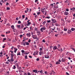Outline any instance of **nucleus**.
<instances>
[{"instance_id": "f257e3e1", "label": "nucleus", "mask_w": 75, "mask_h": 75, "mask_svg": "<svg viewBox=\"0 0 75 75\" xmlns=\"http://www.w3.org/2000/svg\"><path fill=\"white\" fill-rule=\"evenodd\" d=\"M41 11L43 13V14H44V13H45V15H46L47 12H46V10H45V8H44L41 9Z\"/></svg>"}, {"instance_id": "f03ea898", "label": "nucleus", "mask_w": 75, "mask_h": 75, "mask_svg": "<svg viewBox=\"0 0 75 75\" xmlns=\"http://www.w3.org/2000/svg\"><path fill=\"white\" fill-rule=\"evenodd\" d=\"M32 37L34 38V39H37V37L36 35H32Z\"/></svg>"}, {"instance_id": "7ed1b4c3", "label": "nucleus", "mask_w": 75, "mask_h": 75, "mask_svg": "<svg viewBox=\"0 0 75 75\" xmlns=\"http://www.w3.org/2000/svg\"><path fill=\"white\" fill-rule=\"evenodd\" d=\"M46 30V28H42L40 29V30L42 32H43V30Z\"/></svg>"}, {"instance_id": "20e7f679", "label": "nucleus", "mask_w": 75, "mask_h": 75, "mask_svg": "<svg viewBox=\"0 0 75 75\" xmlns=\"http://www.w3.org/2000/svg\"><path fill=\"white\" fill-rule=\"evenodd\" d=\"M52 21L53 23H55L57 22V21L55 19H52Z\"/></svg>"}, {"instance_id": "39448f33", "label": "nucleus", "mask_w": 75, "mask_h": 75, "mask_svg": "<svg viewBox=\"0 0 75 75\" xmlns=\"http://www.w3.org/2000/svg\"><path fill=\"white\" fill-rule=\"evenodd\" d=\"M58 49V48L57 46H55L53 47V50H57Z\"/></svg>"}, {"instance_id": "423d86ee", "label": "nucleus", "mask_w": 75, "mask_h": 75, "mask_svg": "<svg viewBox=\"0 0 75 75\" xmlns=\"http://www.w3.org/2000/svg\"><path fill=\"white\" fill-rule=\"evenodd\" d=\"M26 35H27L28 37H30L31 36V34L30 33H29L26 34Z\"/></svg>"}, {"instance_id": "0eeeda50", "label": "nucleus", "mask_w": 75, "mask_h": 75, "mask_svg": "<svg viewBox=\"0 0 75 75\" xmlns=\"http://www.w3.org/2000/svg\"><path fill=\"white\" fill-rule=\"evenodd\" d=\"M27 74H28V75H27V73H25L24 74V75H31V74H30L29 72H28L27 73Z\"/></svg>"}, {"instance_id": "6e6552de", "label": "nucleus", "mask_w": 75, "mask_h": 75, "mask_svg": "<svg viewBox=\"0 0 75 75\" xmlns=\"http://www.w3.org/2000/svg\"><path fill=\"white\" fill-rule=\"evenodd\" d=\"M39 54L40 55H41L42 54H43V52L42 51H40V52H39Z\"/></svg>"}, {"instance_id": "1a4fd4ad", "label": "nucleus", "mask_w": 75, "mask_h": 75, "mask_svg": "<svg viewBox=\"0 0 75 75\" xmlns=\"http://www.w3.org/2000/svg\"><path fill=\"white\" fill-rule=\"evenodd\" d=\"M37 33L38 35H40V34H41V32L40 31H37Z\"/></svg>"}, {"instance_id": "9d476101", "label": "nucleus", "mask_w": 75, "mask_h": 75, "mask_svg": "<svg viewBox=\"0 0 75 75\" xmlns=\"http://www.w3.org/2000/svg\"><path fill=\"white\" fill-rule=\"evenodd\" d=\"M45 58H49V56L47 55H45Z\"/></svg>"}, {"instance_id": "9b49d317", "label": "nucleus", "mask_w": 75, "mask_h": 75, "mask_svg": "<svg viewBox=\"0 0 75 75\" xmlns=\"http://www.w3.org/2000/svg\"><path fill=\"white\" fill-rule=\"evenodd\" d=\"M71 30H68L67 31L68 34H71Z\"/></svg>"}, {"instance_id": "f8f14e48", "label": "nucleus", "mask_w": 75, "mask_h": 75, "mask_svg": "<svg viewBox=\"0 0 75 75\" xmlns=\"http://www.w3.org/2000/svg\"><path fill=\"white\" fill-rule=\"evenodd\" d=\"M68 14H69L68 12H64V15H68Z\"/></svg>"}, {"instance_id": "ddd939ff", "label": "nucleus", "mask_w": 75, "mask_h": 75, "mask_svg": "<svg viewBox=\"0 0 75 75\" xmlns=\"http://www.w3.org/2000/svg\"><path fill=\"white\" fill-rule=\"evenodd\" d=\"M75 8L73 7V8H71V11H75Z\"/></svg>"}, {"instance_id": "4468645a", "label": "nucleus", "mask_w": 75, "mask_h": 75, "mask_svg": "<svg viewBox=\"0 0 75 75\" xmlns=\"http://www.w3.org/2000/svg\"><path fill=\"white\" fill-rule=\"evenodd\" d=\"M10 61L11 63V62H13V61H14V59H13V58H12L10 59Z\"/></svg>"}, {"instance_id": "2eb2a0df", "label": "nucleus", "mask_w": 75, "mask_h": 75, "mask_svg": "<svg viewBox=\"0 0 75 75\" xmlns=\"http://www.w3.org/2000/svg\"><path fill=\"white\" fill-rule=\"evenodd\" d=\"M24 28V25L23 24L21 25V29H23Z\"/></svg>"}, {"instance_id": "dca6fc26", "label": "nucleus", "mask_w": 75, "mask_h": 75, "mask_svg": "<svg viewBox=\"0 0 75 75\" xmlns=\"http://www.w3.org/2000/svg\"><path fill=\"white\" fill-rule=\"evenodd\" d=\"M11 28L12 29H14V25H12L11 26Z\"/></svg>"}, {"instance_id": "f3484780", "label": "nucleus", "mask_w": 75, "mask_h": 75, "mask_svg": "<svg viewBox=\"0 0 75 75\" xmlns=\"http://www.w3.org/2000/svg\"><path fill=\"white\" fill-rule=\"evenodd\" d=\"M71 31H74L75 30V28H71Z\"/></svg>"}, {"instance_id": "a211bd4d", "label": "nucleus", "mask_w": 75, "mask_h": 75, "mask_svg": "<svg viewBox=\"0 0 75 75\" xmlns=\"http://www.w3.org/2000/svg\"><path fill=\"white\" fill-rule=\"evenodd\" d=\"M33 72H35V73H36L37 72V70H34L33 71Z\"/></svg>"}, {"instance_id": "6ab92c4d", "label": "nucleus", "mask_w": 75, "mask_h": 75, "mask_svg": "<svg viewBox=\"0 0 75 75\" xmlns=\"http://www.w3.org/2000/svg\"><path fill=\"white\" fill-rule=\"evenodd\" d=\"M57 47H58V48H61V45L59 44H58L57 45Z\"/></svg>"}, {"instance_id": "aec40b11", "label": "nucleus", "mask_w": 75, "mask_h": 75, "mask_svg": "<svg viewBox=\"0 0 75 75\" xmlns=\"http://www.w3.org/2000/svg\"><path fill=\"white\" fill-rule=\"evenodd\" d=\"M27 11H25V13H27V12H28V8H27Z\"/></svg>"}, {"instance_id": "412c9836", "label": "nucleus", "mask_w": 75, "mask_h": 75, "mask_svg": "<svg viewBox=\"0 0 75 75\" xmlns=\"http://www.w3.org/2000/svg\"><path fill=\"white\" fill-rule=\"evenodd\" d=\"M16 68V66L15 65H14L13 66V69H15Z\"/></svg>"}, {"instance_id": "4be33fe9", "label": "nucleus", "mask_w": 75, "mask_h": 75, "mask_svg": "<svg viewBox=\"0 0 75 75\" xmlns=\"http://www.w3.org/2000/svg\"><path fill=\"white\" fill-rule=\"evenodd\" d=\"M62 62H65V60L64 59L62 58Z\"/></svg>"}, {"instance_id": "5701e85b", "label": "nucleus", "mask_w": 75, "mask_h": 75, "mask_svg": "<svg viewBox=\"0 0 75 75\" xmlns=\"http://www.w3.org/2000/svg\"><path fill=\"white\" fill-rule=\"evenodd\" d=\"M49 66L50 67H51V68H52V67H53L52 66V65L51 64H49Z\"/></svg>"}, {"instance_id": "b1692460", "label": "nucleus", "mask_w": 75, "mask_h": 75, "mask_svg": "<svg viewBox=\"0 0 75 75\" xmlns=\"http://www.w3.org/2000/svg\"><path fill=\"white\" fill-rule=\"evenodd\" d=\"M56 65H58L59 64H60V63H59V62H57L56 63Z\"/></svg>"}, {"instance_id": "393cba45", "label": "nucleus", "mask_w": 75, "mask_h": 75, "mask_svg": "<svg viewBox=\"0 0 75 75\" xmlns=\"http://www.w3.org/2000/svg\"><path fill=\"white\" fill-rule=\"evenodd\" d=\"M64 31H67V29L65 28H64Z\"/></svg>"}, {"instance_id": "a878e982", "label": "nucleus", "mask_w": 75, "mask_h": 75, "mask_svg": "<svg viewBox=\"0 0 75 75\" xmlns=\"http://www.w3.org/2000/svg\"><path fill=\"white\" fill-rule=\"evenodd\" d=\"M45 23H46V22L45 21L43 22V25H45Z\"/></svg>"}, {"instance_id": "bb28decb", "label": "nucleus", "mask_w": 75, "mask_h": 75, "mask_svg": "<svg viewBox=\"0 0 75 75\" xmlns=\"http://www.w3.org/2000/svg\"><path fill=\"white\" fill-rule=\"evenodd\" d=\"M28 23L27 24V25L28 26L29 25H30V24H31V23L30 22H28Z\"/></svg>"}, {"instance_id": "cd10ccee", "label": "nucleus", "mask_w": 75, "mask_h": 75, "mask_svg": "<svg viewBox=\"0 0 75 75\" xmlns=\"http://www.w3.org/2000/svg\"><path fill=\"white\" fill-rule=\"evenodd\" d=\"M18 24H21V21H18Z\"/></svg>"}, {"instance_id": "c85d7f7f", "label": "nucleus", "mask_w": 75, "mask_h": 75, "mask_svg": "<svg viewBox=\"0 0 75 75\" xmlns=\"http://www.w3.org/2000/svg\"><path fill=\"white\" fill-rule=\"evenodd\" d=\"M25 44H26V45H29V43H28V42H26Z\"/></svg>"}, {"instance_id": "c756f323", "label": "nucleus", "mask_w": 75, "mask_h": 75, "mask_svg": "<svg viewBox=\"0 0 75 75\" xmlns=\"http://www.w3.org/2000/svg\"><path fill=\"white\" fill-rule=\"evenodd\" d=\"M54 6V5L53 4H51L50 5V6L52 7H53V6Z\"/></svg>"}, {"instance_id": "7c9ffc66", "label": "nucleus", "mask_w": 75, "mask_h": 75, "mask_svg": "<svg viewBox=\"0 0 75 75\" xmlns=\"http://www.w3.org/2000/svg\"><path fill=\"white\" fill-rule=\"evenodd\" d=\"M21 52H22V53H24V52H25V51H24L23 50H22L21 51Z\"/></svg>"}, {"instance_id": "2f4dec72", "label": "nucleus", "mask_w": 75, "mask_h": 75, "mask_svg": "<svg viewBox=\"0 0 75 75\" xmlns=\"http://www.w3.org/2000/svg\"><path fill=\"white\" fill-rule=\"evenodd\" d=\"M51 17H45V18H48V19H49V18H50Z\"/></svg>"}, {"instance_id": "473e14b6", "label": "nucleus", "mask_w": 75, "mask_h": 75, "mask_svg": "<svg viewBox=\"0 0 75 75\" xmlns=\"http://www.w3.org/2000/svg\"><path fill=\"white\" fill-rule=\"evenodd\" d=\"M17 55H21V54H20V52H19Z\"/></svg>"}, {"instance_id": "72a5a7b5", "label": "nucleus", "mask_w": 75, "mask_h": 75, "mask_svg": "<svg viewBox=\"0 0 75 75\" xmlns=\"http://www.w3.org/2000/svg\"><path fill=\"white\" fill-rule=\"evenodd\" d=\"M42 42H45V40L44 39H43V40L42 41Z\"/></svg>"}, {"instance_id": "f704fd0d", "label": "nucleus", "mask_w": 75, "mask_h": 75, "mask_svg": "<svg viewBox=\"0 0 75 75\" xmlns=\"http://www.w3.org/2000/svg\"><path fill=\"white\" fill-rule=\"evenodd\" d=\"M25 59H27L28 58H27V55H26L25 56Z\"/></svg>"}, {"instance_id": "c9c22d12", "label": "nucleus", "mask_w": 75, "mask_h": 75, "mask_svg": "<svg viewBox=\"0 0 75 75\" xmlns=\"http://www.w3.org/2000/svg\"><path fill=\"white\" fill-rule=\"evenodd\" d=\"M40 51H42V49L41 48H40Z\"/></svg>"}, {"instance_id": "e433bc0d", "label": "nucleus", "mask_w": 75, "mask_h": 75, "mask_svg": "<svg viewBox=\"0 0 75 75\" xmlns=\"http://www.w3.org/2000/svg\"><path fill=\"white\" fill-rule=\"evenodd\" d=\"M37 14L38 15H39V14H40V12H38Z\"/></svg>"}, {"instance_id": "4c0bfd02", "label": "nucleus", "mask_w": 75, "mask_h": 75, "mask_svg": "<svg viewBox=\"0 0 75 75\" xmlns=\"http://www.w3.org/2000/svg\"><path fill=\"white\" fill-rule=\"evenodd\" d=\"M26 28H28V27H26L24 28H23V30H25V29H26Z\"/></svg>"}, {"instance_id": "58836bf2", "label": "nucleus", "mask_w": 75, "mask_h": 75, "mask_svg": "<svg viewBox=\"0 0 75 75\" xmlns=\"http://www.w3.org/2000/svg\"><path fill=\"white\" fill-rule=\"evenodd\" d=\"M22 17L23 18H25V15H23L22 16Z\"/></svg>"}, {"instance_id": "ea45409f", "label": "nucleus", "mask_w": 75, "mask_h": 75, "mask_svg": "<svg viewBox=\"0 0 75 75\" xmlns=\"http://www.w3.org/2000/svg\"><path fill=\"white\" fill-rule=\"evenodd\" d=\"M7 10H10V8L9 7H7Z\"/></svg>"}, {"instance_id": "a19ab883", "label": "nucleus", "mask_w": 75, "mask_h": 75, "mask_svg": "<svg viewBox=\"0 0 75 75\" xmlns=\"http://www.w3.org/2000/svg\"><path fill=\"white\" fill-rule=\"evenodd\" d=\"M17 27H18V28H20V25H17Z\"/></svg>"}, {"instance_id": "79ce46f5", "label": "nucleus", "mask_w": 75, "mask_h": 75, "mask_svg": "<svg viewBox=\"0 0 75 75\" xmlns=\"http://www.w3.org/2000/svg\"><path fill=\"white\" fill-rule=\"evenodd\" d=\"M11 58H13V56H14V54H11Z\"/></svg>"}, {"instance_id": "37998d69", "label": "nucleus", "mask_w": 75, "mask_h": 75, "mask_svg": "<svg viewBox=\"0 0 75 75\" xmlns=\"http://www.w3.org/2000/svg\"><path fill=\"white\" fill-rule=\"evenodd\" d=\"M45 74H48V72H47V71H45Z\"/></svg>"}, {"instance_id": "c03bdc74", "label": "nucleus", "mask_w": 75, "mask_h": 75, "mask_svg": "<svg viewBox=\"0 0 75 75\" xmlns=\"http://www.w3.org/2000/svg\"><path fill=\"white\" fill-rule=\"evenodd\" d=\"M5 64H9V62H6Z\"/></svg>"}, {"instance_id": "a18cd8bd", "label": "nucleus", "mask_w": 75, "mask_h": 75, "mask_svg": "<svg viewBox=\"0 0 75 75\" xmlns=\"http://www.w3.org/2000/svg\"><path fill=\"white\" fill-rule=\"evenodd\" d=\"M66 21H67V23H70V21H69L67 20Z\"/></svg>"}, {"instance_id": "49530a36", "label": "nucleus", "mask_w": 75, "mask_h": 75, "mask_svg": "<svg viewBox=\"0 0 75 75\" xmlns=\"http://www.w3.org/2000/svg\"><path fill=\"white\" fill-rule=\"evenodd\" d=\"M66 74L67 75H69V73H68V72H66Z\"/></svg>"}, {"instance_id": "de8ad7c7", "label": "nucleus", "mask_w": 75, "mask_h": 75, "mask_svg": "<svg viewBox=\"0 0 75 75\" xmlns=\"http://www.w3.org/2000/svg\"><path fill=\"white\" fill-rule=\"evenodd\" d=\"M50 22H51V21L50 20L47 21V23H50Z\"/></svg>"}, {"instance_id": "09e8293b", "label": "nucleus", "mask_w": 75, "mask_h": 75, "mask_svg": "<svg viewBox=\"0 0 75 75\" xmlns=\"http://www.w3.org/2000/svg\"><path fill=\"white\" fill-rule=\"evenodd\" d=\"M38 0H35V3H37V2H38Z\"/></svg>"}, {"instance_id": "8fccbe9b", "label": "nucleus", "mask_w": 75, "mask_h": 75, "mask_svg": "<svg viewBox=\"0 0 75 75\" xmlns=\"http://www.w3.org/2000/svg\"><path fill=\"white\" fill-rule=\"evenodd\" d=\"M19 36L20 37V38H21V37H23V35H20Z\"/></svg>"}, {"instance_id": "3c124183", "label": "nucleus", "mask_w": 75, "mask_h": 75, "mask_svg": "<svg viewBox=\"0 0 75 75\" xmlns=\"http://www.w3.org/2000/svg\"><path fill=\"white\" fill-rule=\"evenodd\" d=\"M8 62H10V63H11V60H10V59L8 60Z\"/></svg>"}, {"instance_id": "603ef678", "label": "nucleus", "mask_w": 75, "mask_h": 75, "mask_svg": "<svg viewBox=\"0 0 75 75\" xmlns=\"http://www.w3.org/2000/svg\"><path fill=\"white\" fill-rule=\"evenodd\" d=\"M66 11H69V9H68L67 8L66 9Z\"/></svg>"}, {"instance_id": "864d4df0", "label": "nucleus", "mask_w": 75, "mask_h": 75, "mask_svg": "<svg viewBox=\"0 0 75 75\" xmlns=\"http://www.w3.org/2000/svg\"><path fill=\"white\" fill-rule=\"evenodd\" d=\"M13 48H14V46H12V47L11 49V50H13Z\"/></svg>"}, {"instance_id": "5fc2aeb1", "label": "nucleus", "mask_w": 75, "mask_h": 75, "mask_svg": "<svg viewBox=\"0 0 75 75\" xmlns=\"http://www.w3.org/2000/svg\"><path fill=\"white\" fill-rule=\"evenodd\" d=\"M42 72H42V70H41L40 71V74H41L42 73Z\"/></svg>"}, {"instance_id": "6e6d98bb", "label": "nucleus", "mask_w": 75, "mask_h": 75, "mask_svg": "<svg viewBox=\"0 0 75 75\" xmlns=\"http://www.w3.org/2000/svg\"><path fill=\"white\" fill-rule=\"evenodd\" d=\"M60 50H61V52H62V51H64V50H62V48L60 49Z\"/></svg>"}, {"instance_id": "4d7b16f0", "label": "nucleus", "mask_w": 75, "mask_h": 75, "mask_svg": "<svg viewBox=\"0 0 75 75\" xmlns=\"http://www.w3.org/2000/svg\"><path fill=\"white\" fill-rule=\"evenodd\" d=\"M72 49L73 50V51H74V52H75V49H74V48H72Z\"/></svg>"}, {"instance_id": "13d9d810", "label": "nucleus", "mask_w": 75, "mask_h": 75, "mask_svg": "<svg viewBox=\"0 0 75 75\" xmlns=\"http://www.w3.org/2000/svg\"><path fill=\"white\" fill-rule=\"evenodd\" d=\"M37 61H39V60H40V59H36Z\"/></svg>"}, {"instance_id": "bf43d9fd", "label": "nucleus", "mask_w": 75, "mask_h": 75, "mask_svg": "<svg viewBox=\"0 0 75 75\" xmlns=\"http://www.w3.org/2000/svg\"><path fill=\"white\" fill-rule=\"evenodd\" d=\"M0 4L2 6V5H3V4L1 2H0Z\"/></svg>"}, {"instance_id": "052dcab7", "label": "nucleus", "mask_w": 75, "mask_h": 75, "mask_svg": "<svg viewBox=\"0 0 75 75\" xmlns=\"http://www.w3.org/2000/svg\"><path fill=\"white\" fill-rule=\"evenodd\" d=\"M29 53H30V52H28V53H25V54H26L27 55L28 54H29Z\"/></svg>"}, {"instance_id": "680f3d73", "label": "nucleus", "mask_w": 75, "mask_h": 75, "mask_svg": "<svg viewBox=\"0 0 75 75\" xmlns=\"http://www.w3.org/2000/svg\"><path fill=\"white\" fill-rule=\"evenodd\" d=\"M23 45L24 46H25V43H23Z\"/></svg>"}, {"instance_id": "e2e57ef3", "label": "nucleus", "mask_w": 75, "mask_h": 75, "mask_svg": "<svg viewBox=\"0 0 75 75\" xmlns=\"http://www.w3.org/2000/svg\"><path fill=\"white\" fill-rule=\"evenodd\" d=\"M29 58H32V56H29Z\"/></svg>"}, {"instance_id": "0e129e2a", "label": "nucleus", "mask_w": 75, "mask_h": 75, "mask_svg": "<svg viewBox=\"0 0 75 75\" xmlns=\"http://www.w3.org/2000/svg\"><path fill=\"white\" fill-rule=\"evenodd\" d=\"M16 20H18V18H16Z\"/></svg>"}, {"instance_id": "69168bd1", "label": "nucleus", "mask_w": 75, "mask_h": 75, "mask_svg": "<svg viewBox=\"0 0 75 75\" xmlns=\"http://www.w3.org/2000/svg\"><path fill=\"white\" fill-rule=\"evenodd\" d=\"M8 4H8V3H7L6 4V6H8Z\"/></svg>"}, {"instance_id": "338daca9", "label": "nucleus", "mask_w": 75, "mask_h": 75, "mask_svg": "<svg viewBox=\"0 0 75 75\" xmlns=\"http://www.w3.org/2000/svg\"><path fill=\"white\" fill-rule=\"evenodd\" d=\"M1 36H2V37H5V35H1Z\"/></svg>"}, {"instance_id": "774afa93", "label": "nucleus", "mask_w": 75, "mask_h": 75, "mask_svg": "<svg viewBox=\"0 0 75 75\" xmlns=\"http://www.w3.org/2000/svg\"><path fill=\"white\" fill-rule=\"evenodd\" d=\"M63 32H61L60 33L61 34H63Z\"/></svg>"}]
</instances>
